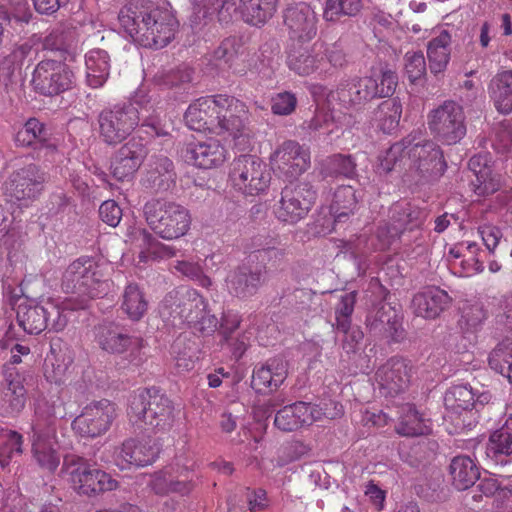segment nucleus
Masks as SVG:
<instances>
[{
	"mask_svg": "<svg viewBox=\"0 0 512 512\" xmlns=\"http://www.w3.org/2000/svg\"><path fill=\"white\" fill-rule=\"evenodd\" d=\"M121 29L139 45L160 49L173 39L178 21L169 5L124 6L118 15Z\"/></svg>",
	"mask_w": 512,
	"mask_h": 512,
	"instance_id": "1",
	"label": "nucleus"
},
{
	"mask_svg": "<svg viewBox=\"0 0 512 512\" xmlns=\"http://www.w3.org/2000/svg\"><path fill=\"white\" fill-rule=\"evenodd\" d=\"M279 0H192L191 26L200 30L214 21L229 23L240 17L248 24L266 23L277 10Z\"/></svg>",
	"mask_w": 512,
	"mask_h": 512,
	"instance_id": "2",
	"label": "nucleus"
},
{
	"mask_svg": "<svg viewBox=\"0 0 512 512\" xmlns=\"http://www.w3.org/2000/svg\"><path fill=\"white\" fill-rule=\"evenodd\" d=\"M160 113L151 100L141 103L135 101L127 106H115L103 110L98 117L99 135L109 145H115L126 139L142 120V126L150 127L155 135L166 132L161 124Z\"/></svg>",
	"mask_w": 512,
	"mask_h": 512,
	"instance_id": "3",
	"label": "nucleus"
},
{
	"mask_svg": "<svg viewBox=\"0 0 512 512\" xmlns=\"http://www.w3.org/2000/svg\"><path fill=\"white\" fill-rule=\"evenodd\" d=\"M207 307L206 299L198 291L180 287L164 297L159 305V314L172 326L187 325L203 335H210L217 330L218 319Z\"/></svg>",
	"mask_w": 512,
	"mask_h": 512,
	"instance_id": "4",
	"label": "nucleus"
},
{
	"mask_svg": "<svg viewBox=\"0 0 512 512\" xmlns=\"http://www.w3.org/2000/svg\"><path fill=\"white\" fill-rule=\"evenodd\" d=\"M84 302V299L75 303L72 299L56 298L25 300L18 305L17 321L28 334H40L49 323L53 329L62 330L67 323L65 311L83 308Z\"/></svg>",
	"mask_w": 512,
	"mask_h": 512,
	"instance_id": "5",
	"label": "nucleus"
},
{
	"mask_svg": "<svg viewBox=\"0 0 512 512\" xmlns=\"http://www.w3.org/2000/svg\"><path fill=\"white\" fill-rule=\"evenodd\" d=\"M110 263L81 257L73 261L64 271L62 289L80 297L94 298L106 294L109 281L106 276L111 270Z\"/></svg>",
	"mask_w": 512,
	"mask_h": 512,
	"instance_id": "6",
	"label": "nucleus"
},
{
	"mask_svg": "<svg viewBox=\"0 0 512 512\" xmlns=\"http://www.w3.org/2000/svg\"><path fill=\"white\" fill-rule=\"evenodd\" d=\"M148 226L164 240H176L185 236L191 227L189 210L174 201L152 199L144 206Z\"/></svg>",
	"mask_w": 512,
	"mask_h": 512,
	"instance_id": "7",
	"label": "nucleus"
},
{
	"mask_svg": "<svg viewBox=\"0 0 512 512\" xmlns=\"http://www.w3.org/2000/svg\"><path fill=\"white\" fill-rule=\"evenodd\" d=\"M346 63L345 54L337 44L316 41L309 49L294 51L288 57V66L300 76L324 77Z\"/></svg>",
	"mask_w": 512,
	"mask_h": 512,
	"instance_id": "8",
	"label": "nucleus"
},
{
	"mask_svg": "<svg viewBox=\"0 0 512 512\" xmlns=\"http://www.w3.org/2000/svg\"><path fill=\"white\" fill-rule=\"evenodd\" d=\"M61 475L75 491L83 495L112 491L118 487L117 480L108 473L75 455L64 458Z\"/></svg>",
	"mask_w": 512,
	"mask_h": 512,
	"instance_id": "9",
	"label": "nucleus"
},
{
	"mask_svg": "<svg viewBox=\"0 0 512 512\" xmlns=\"http://www.w3.org/2000/svg\"><path fill=\"white\" fill-rule=\"evenodd\" d=\"M128 414L135 421L142 420L157 431H166L174 421L171 401L155 388L142 390L133 395Z\"/></svg>",
	"mask_w": 512,
	"mask_h": 512,
	"instance_id": "10",
	"label": "nucleus"
},
{
	"mask_svg": "<svg viewBox=\"0 0 512 512\" xmlns=\"http://www.w3.org/2000/svg\"><path fill=\"white\" fill-rule=\"evenodd\" d=\"M229 180L236 190L254 196L267 190L271 173L267 165L257 156L241 155L231 164Z\"/></svg>",
	"mask_w": 512,
	"mask_h": 512,
	"instance_id": "11",
	"label": "nucleus"
},
{
	"mask_svg": "<svg viewBox=\"0 0 512 512\" xmlns=\"http://www.w3.org/2000/svg\"><path fill=\"white\" fill-rule=\"evenodd\" d=\"M405 143L409 170L414 177L426 179L438 177L445 172L447 165L443 152L437 144L416 135L406 137Z\"/></svg>",
	"mask_w": 512,
	"mask_h": 512,
	"instance_id": "12",
	"label": "nucleus"
},
{
	"mask_svg": "<svg viewBox=\"0 0 512 512\" xmlns=\"http://www.w3.org/2000/svg\"><path fill=\"white\" fill-rule=\"evenodd\" d=\"M427 124L435 139L446 145L460 142L466 135L465 114L461 105L445 101L432 109Z\"/></svg>",
	"mask_w": 512,
	"mask_h": 512,
	"instance_id": "13",
	"label": "nucleus"
},
{
	"mask_svg": "<svg viewBox=\"0 0 512 512\" xmlns=\"http://www.w3.org/2000/svg\"><path fill=\"white\" fill-rule=\"evenodd\" d=\"M147 485L159 496L188 495L194 488V461L177 458L165 469L151 474Z\"/></svg>",
	"mask_w": 512,
	"mask_h": 512,
	"instance_id": "14",
	"label": "nucleus"
},
{
	"mask_svg": "<svg viewBox=\"0 0 512 512\" xmlns=\"http://www.w3.org/2000/svg\"><path fill=\"white\" fill-rule=\"evenodd\" d=\"M216 97L228 100V107L224 109L217 107L215 114L217 133L224 137H231L238 151L249 150L252 147V137L245 125L248 113L246 105L232 96L216 95Z\"/></svg>",
	"mask_w": 512,
	"mask_h": 512,
	"instance_id": "15",
	"label": "nucleus"
},
{
	"mask_svg": "<svg viewBox=\"0 0 512 512\" xmlns=\"http://www.w3.org/2000/svg\"><path fill=\"white\" fill-rule=\"evenodd\" d=\"M342 409L335 404L333 411H325L319 405L298 401L284 406L275 414L274 425L284 432L296 431L305 426H310L322 418L334 419L340 417Z\"/></svg>",
	"mask_w": 512,
	"mask_h": 512,
	"instance_id": "16",
	"label": "nucleus"
},
{
	"mask_svg": "<svg viewBox=\"0 0 512 512\" xmlns=\"http://www.w3.org/2000/svg\"><path fill=\"white\" fill-rule=\"evenodd\" d=\"M117 416L116 406L107 399L87 404L72 422L73 430L85 437H99L111 427Z\"/></svg>",
	"mask_w": 512,
	"mask_h": 512,
	"instance_id": "17",
	"label": "nucleus"
},
{
	"mask_svg": "<svg viewBox=\"0 0 512 512\" xmlns=\"http://www.w3.org/2000/svg\"><path fill=\"white\" fill-rule=\"evenodd\" d=\"M45 175L37 166L29 165L11 174L4 184V193L12 203L27 206L43 190Z\"/></svg>",
	"mask_w": 512,
	"mask_h": 512,
	"instance_id": "18",
	"label": "nucleus"
},
{
	"mask_svg": "<svg viewBox=\"0 0 512 512\" xmlns=\"http://www.w3.org/2000/svg\"><path fill=\"white\" fill-rule=\"evenodd\" d=\"M316 199V192L306 183L286 186L276 209L280 221L294 224L303 219Z\"/></svg>",
	"mask_w": 512,
	"mask_h": 512,
	"instance_id": "19",
	"label": "nucleus"
},
{
	"mask_svg": "<svg viewBox=\"0 0 512 512\" xmlns=\"http://www.w3.org/2000/svg\"><path fill=\"white\" fill-rule=\"evenodd\" d=\"M33 431V458L41 469L52 473L60 464L55 423L53 420L43 423L38 418L33 426Z\"/></svg>",
	"mask_w": 512,
	"mask_h": 512,
	"instance_id": "20",
	"label": "nucleus"
},
{
	"mask_svg": "<svg viewBox=\"0 0 512 512\" xmlns=\"http://www.w3.org/2000/svg\"><path fill=\"white\" fill-rule=\"evenodd\" d=\"M73 72L62 62L43 60L36 66L32 83L44 95H56L71 87Z\"/></svg>",
	"mask_w": 512,
	"mask_h": 512,
	"instance_id": "21",
	"label": "nucleus"
},
{
	"mask_svg": "<svg viewBox=\"0 0 512 512\" xmlns=\"http://www.w3.org/2000/svg\"><path fill=\"white\" fill-rule=\"evenodd\" d=\"M272 166L285 178L293 179L310 167V153L295 141H285L271 155Z\"/></svg>",
	"mask_w": 512,
	"mask_h": 512,
	"instance_id": "22",
	"label": "nucleus"
},
{
	"mask_svg": "<svg viewBox=\"0 0 512 512\" xmlns=\"http://www.w3.org/2000/svg\"><path fill=\"white\" fill-rule=\"evenodd\" d=\"M158 445L151 439H128L114 451V463L120 469L144 467L155 462Z\"/></svg>",
	"mask_w": 512,
	"mask_h": 512,
	"instance_id": "23",
	"label": "nucleus"
},
{
	"mask_svg": "<svg viewBox=\"0 0 512 512\" xmlns=\"http://www.w3.org/2000/svg\"><path fill=\"white\" fill-rule=\"evenodd\" d=\"M97 343L108 353L121 354L130 351L132 361L135 364L142 362L141 348L143 340L139 337L129 336L114 324L102 325L98 328Z\"/></svg>",
	"mask_w": 512,
	"mask_h": 512,
	"instance_id": "24",
	"label": "nucleus"
},
{
	"mask_svg": "<svg viewBox=\"0 0 512 512\" xmlns=\"http://www.w3.org/2000/svg\"><path fill=\"white\" fill-rule=\"evenodd\" d=\"M317 21L314 8L305 2L292 4L284 12V23L291 37L300 41H310L316 36Z\"/></svg>",
	"mask_w": 512,
	"mask_h": 512,
	"instance_id": "25",
	"label": "nucleus"
},
{
	"mask_svg": "<svg viewBox=\"0 0 512 512\" xmlns=\"http://www.w3.org/2000/svg\"><path fill=\"white\" fill-rule=\"evenodd\" d=\"M228 100L222 97H201L191 103L187 108L184 120L192 130H216L217 107H228Z\"/></svg>",
	"mask_w": 512,
	"mask_h": 512,
	"instance_id": "26",
	"label": "nucleus"
},
{
	"mask_svg": "<svg viewBox=\"0 0 512 512\" xmlns=\"http://www.w3.org/2000/svg\"><path fill=\"white\" fill-rule=\"evenodd\" d=\"M148 154L146 146L139 140L131 139L116 153L112 162V174L120 181L130 180L142 165Z\"/></svg>",
	"mask_w": 512,
	"mask_h": 512,
	"instance_id": "27",
	"label": "nucleus"
},
{
	"mask_svg": "<svg viewBox=\"0 0 512 512\" xmlns=\"http://www.w3.org/2000/svg\"><path fill=\"white\" fill-rule=\"evenodd\" d=\"M444 405L447 410L446 418L455 421L458 427L470 426L467 421L472 416L475 405V394L472 389L465 385H458L450 388L444 396Z\"/></svg>",
	"mask_w": 512,
	"mask_h": 512,
	"instance_id": "28",
	"label": "nucleus"
},
{
	"mask_svg": "<svg viewBox=\"0 0 512 512\" xmlns=\"http://www.w3.org/2000/svg\"><path fill=\"white\" fill-rule=\"evenodd\" d=\"M185 160L201 169H212L223 165L228 154L218 140L189 143L185 149Z\"/></svg>",
	"mask_w": 512,
	"mask_h": 512,
	"instance_id": "29",
	"label": "nucleus"
},
{
	"mask_svg": "<svg viewBox=\"0 0 512 512\" xmlns=\"http://www.w3.org/2000/svg\"><path fill=\"white\" fill-rule=\"evenodd\" d=\"M410 366L402 358H391L376 372V382L387 395L403 391L409 382Z\"/></svg>",
	"mask_w": 512,
	"mask_h": 512,
	"instance_id": "30",
	"label": "nucleus"
},
{
	"mask_svg": "<svg viewBox=\"0 0 512 512\" xmlns=\"http://www.w3.org/2000/svg\"><path fill=\"white\" fill-rule=\"evenodd\" d=\"M288 375L287 362L282 358L269 359L256 367L252 375V387L258 392L276 390Z\"/></svg>",
	"mask_w": 512,
	"mask_h": 512,
	"instance_id": "31",
	"label": "nucleus"
},
{
	"mask_svg": "<svg viewBox=\"0 0 512 512\" xmlns=\"http://www.w3.org/2000/svg\"><path fill=\"white\" fill-rule=\"evenodd\" d=\"M451 302L448 293L438 287H428L417 293L412 301L414 312L425 319H434L446 309Z\"/></svg>",
	"mask_w": 512,
	"mask_h": 512,
	"instance_id": "32",
	"label": "nucleus"
},
{
	"mask_svg": "<svg viewBox=\"0 0 512 512\" xmlns=\"http://www.w3.org/2000/svg\"><path fill=\"white\" fill-rule=\"evenodd\" d=\"M391 226H381L377 231V249L387 248L396 238L399 237L404 228L410 224L414 217L409 204H395L391 208Z\"/></svg>",
	"mask_w": 512,
	"mask_h": 512,
	"instance_id": "33",
	"label": "nucleus"
},
{
	"mask_svg": "<svg viewBox=\"0 0 512 512\" xmlns=\"http://www.w3.org/2000/svg\"><path fill=\"white\" fill-rule=\"evenodd\" d=\"M263 282L264 275L260 270L253 272L245 267L230 272L226 279L230 293L241 298L254 295Z\"/></svg>",
	"mask_w": 512,
	"mask_h": 512,
	"instance_id": "34",
	"label": "nucleus"
},
{
	"mask_svg": "<svg viewBox=\"0 0 512 512\" xmlns=\"http://www.w3.org/2000/svg\"><path fill=\"white\" fill-rule=\"evenodd\" d=\"M7 385L2 390L0 398V414L13 416L20 413L26 403V391L22 380L12 373L6 378Z\"/></svg>",
	"mask_w": 512,
	"mask_h": 512,
	"instance_id": "35",
	"label": "nucleus"
},
{
	"mask_svg": "<svg viewBox=\"0 0 512 512\" xmlns=\"http://www.w3.org/2000/svg\"><path fill=\"white\" fill-rule=\"evenodd\" d=\"M395 430L405 437L421 436L430 433L431 423L413 405L405 404L399 410V420Z\"/></svg>",
	"mask_w": 512,
	"mask_h": 512,
	"instance_id": "36",
	"label": "nucleus"
},
{
	"mask_svg": "<svg viewBox=\"0 0 512 512\" xmlns=\"http://www.w3.org/2000/svg\"><path fill=\"white\" fill-rule=\"evenodd\" d=\"M451 42V35L446 30H441L428 42L427 57L433 74L441 73L446 69L450 61Z\"/></svg>",
	"mask_w": 512,
	"mask_h": 512,
	"instance_id": "37",
	"label": "nucleus"
},
{
	"mask_svg": "<svg viewBox=\"0 0 512 512\" xmlns=\"http://www.w3.org/2000/svg\"><path fill=\"white\" fill-rule=\"evenodd\" d=\"M486 455L495 464H506L504 457L512 455V418L490 435Z\"/></svg>",
	"mask_w": 512,
	"mask_h": 512,
	"instance_id": "38",
	"label": "nucleus"
},
{
	"mask_svg": "<svg viewBox=\"0 0 512 512\" xmlns=\"http://www.w3.org/2000/svg\"><path fill=\"white\" fill-rule=\"evenodd\" d=\"M490 96L496 109L503 113L512 112V70L498 72L489 85Z\"/></svg>",
	"mask_w": 512,
	"mask_h": 512,
	"instance_id": "39",
	"label": "nucleus"
},
{
	"mask_svg": "<svg viewBox=\"0 0 512 512\" xmlns=\"http://www.w3.org/2000/svg\"><path fill=\"white\" fill-rule=\"evenodd\" d=\"M86 79L92 88L101 87L107 80L110 71V59L106 51L93 49L85 56Z\"/></svg>",
	"mask_w": 512,
	"mask_h": 512,
	"instance_id": "40",
	"label": "nucleus"
},
{
	"mask_svg": "<svg viewBox=\"0 0 512 512\" xmlns=\"http://www.w3.org/2000/svg\"><path fill=\"white\" fill-rule=\"evenodd\" d=\"M137 241L140 247L139 261L147 263L149 261H159L168 259L176 254L174 247L165 245L157 240L146 230H139Z\"/></svg>",
	"mask_w": 512,
	"mask_h": 512,
	"instance_id": "41",
	"label": "nucleus"
},
{
	"mask_svg": "<svg viewBox=\"0 0 512 512\" xmlns=\"http://www.w3.org/2000/svg\"><path fill=\"white\" fill-rule=\"evenodd\" d=\"M469 168L475 174L474 191L479 196H487L499 189L500 181L492 174L482 155L473 156L469 160Z\"/></svg>",
	"mask_w": 512,
	"mask_h": 512,
	"instance_id": "42",
	"label": "nucleus"
},
{
	"mask_svg": "<svg viewBox=\"0 0 512 512\" xmlns=\"http://www.w3.org/2000/svg\"><path fill=\"white\" fill-rule=\"evenodd\" d=\"M453 485L458 490H466L474 485L480 474L475 462L468 456H457L450 464Z\"/></svg>",
	"mask_w": 512,
	"mask_h": 512,
	"instance_id": "43",
	"label": "nucleus"
},
{
	"mask_svg": "<svg viewBox=\"0 0 512 512\" xmlns=\"http://www.w3.org/2000/svg\"><path fill=\"white\" fill-rule=\"evenodd\" d=\"M121 310L132 321H139L148 310V301L142 289L129 283L122 294Z\"/></svg>",
	"mask_w": 512,
	"mask_h": 512,
	"instance_id": "44",
	"label": "nucleus"
},
{
	"mask_svg": "<svg viewBox=\"0 0 512 512\" xmlns=\"http://www.w3.org/2000/svg\"><path fill=\"white\" fill-rule=\"evenodd\" d=\"M308 129L319 141L330 143L332 136L340 130V125L333 113L326 108H317L313 118L308 122Z\"/></svg>",
	"mask_w": 512,
	"mask_h": 512,
	"instance_id": "45",
	"label": "nucleus"
},
{
	"mask_svg": "<svg viewBox=\"0 0 512 512\" xmlns=\"http://www.w3.org/2000/svg\"><path fill=\"white\" fill-rule=\"evenodd\" d=\"M358 203V196L352 186L343 185L338 187L333 193L330 213L335 222H341L343 218L352 214Z\"/></svg>",
	"mask_w": 512,
	"mask_h": 512,
	"instance_id": "46",
	"label": "nucleus"
},
{
	"mask_svg": "<svg viewBox=\"0 0 512 512\" xmlns=\"http://www.w3.org/2000/svg\"><path fill=\"white\" fill-rule=\"evenodd\" d=\"M402 115V104L397 98L383 101L374 112L377 126L384 133L396 130Z\"/></svg>",
	"mask_w": 512,
	"mask_h": 512,
	"instance_id": "47",
	"label": "nucleus"
},
{
	"mask_svg": "<svg viewBox=\"0 0 512 512\" xmlns=\"http://www.w3.org/2000/svg\"><path fill=\"white\" fill-rule=\"evenodd\" d=\"M488 363L492 370L501 374L512 385V339L500 342L490 352Z\"/></svg>",
	"mask_w": 512,
	"mask_h": 512,
	"instance_id": "48",
	"label": "nucleus"
},
{
	"mask_svg": "<svg viewBox=\"0 0 512 512\" xmlns=\"http://www.w3.org/2000/svg\"><path fill=\"white\" fill-rule=\"evenodd\" d=\"M363 7L362 0H326L323 18L335 22L342 17H354Z\"/></svg>",
	"mask_w": 512,
	"mask_h": 512,
	"instance_id": "49",
	"label": "nucleus"
},
{
	"mask_svg": "<svg viewBox=\"0 0 512 512\" xmlns=\"http://www.w3.org/2000/svg\"><path fill=\"white\" fill-rule=\"evenodd\" d=\"M22 453V436L16 431L0 428V465L7 466Z\"/></svg>",
	"mask_w": 512,
	"mask_h": 512,
	"instance_id": "50",
	"label": "nucleus"
},
{
	"mask_svg": "<svg viewBox=\"0 0 512 512\" xmlns=\"http://www.w3.org/2000/svg\"><path fill=\"white\" fill-rule=\"evenodd\" d=\"M33 55V47L29 42L16 45L0 62V73L9 77L15 70L21 69L26 60Z\"/></svg>",
	"mask_w": 512,
	"mask_h": 512,
	"instance_id": "51",
	"label": "nucleus"
},
{
	"mask_svg": "<svg viewBox=\"0 0 512 512\" xmlns=\"http://www.w3.org/2000/svg\"><path fill=\"white\" fill-rule=\"evenodd\" d=\"M375 87L376 85L370 77L352 79L347 84L349 101L353 104H360L377 97V89Z\"/></svg>",
	"mask_w": 512,
	"mask_h": 512,
	"instance_id": "52",
	"label": "nucleus"
},
{
	"mask_svg": "<svg viewBox=\"0 0 512 512\" xmlns=\"http://www.w3.org/2000/svg\"><path fill=\"white\" fill-rule=\"evenodd\" d=\"M356 293L349 292L341 296L340 303L336 308L337 329L348 334L350 329V317L354 311Z\"/></svg>",
	"mask_w": 512,
	"mask_h": 512,
	"instance_id": "53",
	"label": "nucleus"
},
{
	"mask_svg": "<svg viewBox=\"0 0 512 512\" xmlns=\"http://www.w3.org/2000/svg\"><path fill=\"white\" fill-rule=\"evenodd\" d=\"M404 70L410 82L420 80L426 74V62L421 51L407 52L404 56Z\"/></svg>",
	"mask_w": 512,
	"mask_h": 512,
	"instance_id": "54",
	"label": "nucleus"
},
{
	"mask_svg": "<svg viewBox=\"0 0 512 512\" xmlns=\"http://www.w3.org/2000/svg\"><path fill=\"white\" fill-rule=\"evenodd\" d=\"M406 155V143L405 138L397 143H394L384 155L379 157L376 171L379 174H387L393 170L399 158H403Z\"/></svg>",
	"mask_w": 512,
	"mask_h": 512,
	"instance_id": "55",
	"label": "nucleus"
},
{
	"mask_svg": "<svg viewBox=\"0 0 512 512\" xmlns=\"http://www.w3.org/2000/svg\"><path fill=\"white\" fill-rule=\"evenodd\" d=\"M370 78H372L373 83L376 85L377 97L392 95L398 84L397 75L391 70L374 71Z\"/></svg>",
	"mask_w": 512,
	"mask_h": 512,
	"instance_id": "56",
	"label": "nucleus"
},
{
	"mask_svg": "<svg viewBox=\"0 0 512 512\" xmlns=\"http://www.w3.org/2000/svg\"><path fill=\"white\" fill-rule=\"evenodd\" d=\"M485 319L486 312L481 303L474 302L463 306L460 323L466 329H476Z\"/></svg>",
	"mask_w": 512,
	"mask_h": 512,
	"instance_id": "57",
	"label": "nucleus"
},
{
	"mask_svg": "<svg viewBox=\"0 0 512 512\" xmlns=\"http://www.w3.org/2000/svg\"><path fill=\"white\" fill-rule=\"evenodd\" d=\"M327 170L330 175L352 177L355 174L356 164L350 156L338 154L327 160Z\"/></svg>",
	"mask_w": 512,
	"mask_h": 512,
	"instance_id": "58",
	"label": "nucleus"
},
{
	"mask_svg": "<svg viewBox=\"0 0 512 512\" xmlns=\"http://www.w3.org/2000/svg\"><path fill=\"white\" fill-rule=\"evenodd\" d=\"M175 269L204 288H208L212 284L211 279L203 273L202 268L197 263L179 261L175 265Z\"/></svg>",
	"mask_w": 512,
	"mask_h": 512,
	"instance_id": "59",
	"label": "nucleus"
},
{
	"mask_svg": "<svg viewBox=\"0 0 512 512\" xmlns=\"http://www.w3.org/2000/svg\"><path fill=\"white\" fill-rule=\"evenodd\" d=\"M60 358V355L52 353V355L48 356L45 361V375L50 381L55 383L62 381V378L71 363L70 358H68L67 361H65L64 357L62 360Z\"/></svg>",
	"mask_w": 512,
	"mask_h": 512,
	"instance_id": "60",
	"label": "nucleus"
},
{
	"mask_svg": "<svg viewBox=\"0 0 512 512\" xmlns=\"http://www.w3.org/2000/svg\"><path fill=\"white\" fill-rule=\"evenodd\" d=\"M44 127L37 119H29L24 127L17 133L16 142L20 145H32L35 141H42Z\"/></svg>",
	"mask_w": 512,
	"mask_h": 512,
	"instance_id": "61",
	"label": "nucleus"
},
{
	"mask_svg": "<svg viewBox=\"0 0 512 512\" xmlns=\"http://www.w3.org/2000/svg\"><path fill=\"white\" fill-rule=\"evenodd\" d=\"M0 346L3 350H10L11 362L13 364L21 363L22 362L21 357L27 356L30 353V348L28 346L19 344L14 341L11 327H9L5 336L0 341Z\"/></svg>",
	"mask_w": 512,
	"mask_h": 512,
	"instance_id": "62",
	"label": "nucleus"
},
{
	"mask_svg": "<svg viewBox=\"0 0 512 512\" xmlns=\"http://www.w3.org/2000/svg\"><path fill=\"white\" fill-rule=\"evenodd\" d=\"M297 99L290 92H281L272 98L271 109L274 114L288 115L295 110Z\"/></svg>",
	"mask_w": 512,
	"mask_h": 512,
	"instance_id": "63",
	"label": "nucleus"
},
{
	"mask_svg": "<svg viewBox=\"0 0 512 512\" xmlns=\"http://www.w3.org/2000/svg\"><path fill=\"white\" fill-rule=\"evenodd\" d=\"M240 44L236 38H227L219 45L214 52L216 60L224 61L226 64H231L235 57L238 55Z\"/></svg>",
	"mask_w": 512,
	"mask_h": 512,
	"instance_id": "64",
	"label": "nucleus"
}]
</instances>
